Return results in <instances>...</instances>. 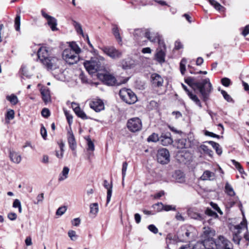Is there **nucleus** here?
<instances>
[{
  "label": "nucleus",
  "mask_w": 249,
  "mask_h": 249,
  "mask_svg": "<svg viewBox=\"0 0 249 249\" xmlns=\"http://www.w3.org/2000/svg\"><path fill=\"white\" fill-rule=\"evenodd\" d=\"M234 231L233 234V241L239 245L240 241L242 238V236L240 235V233L243 231H247V223L242 222L240 224L236 225L234 227Z\"/></svg>",
  "instance_id": "1a4fd4ad"
},
{
  "label": "nucleus",
  "mask_w": 249,
  "mask_h": 249,
  "mask_svg": "<svg viewBox=\"0 0 249 249\" xmlns=\"http://www.w3.org/2000/svg\"><path fill=\"white\" fill-rule=\"evenodd\" d=\"M70 148L73 151V154L76 155L75 149L77 146L76 141H69Z\"/></svg>",
  "instance_id": "603ef678"
},
{
  "label": "nucleus",
  "mask_w": 249,
  "mask_h": 249,
  "mask_svg": "<svg viewBox=\"0 0 249 249\" xmlns=\"http://www.w3.org/2000/svg\"><path fill=\"white\" fill-rule=\"evenodd\" d=\"M170 154L165 148H161L158 150L157 158L159 163L161 164H168L170 161Z\"/></svg>",
  "instance_id": "9b49d317"
},
{
  "label": "nucleus",
  "mask_w": 249,
  "mask_h": 249,
  "mask_svg": "<svg viewBox=\"0 0 249 249\" xmlns=\"http://www.w3.org/2000/svg\"><path fill=\"white\" fill-rule=\"evenodd\" d=\"M127 127L132 132L140 131L142 129V122L141 120L138 117L132 118L129 119L127 122Z\"/></svg>",
  "instance_id": "0eeeda50"
},
{
  "label": "nucleus",
  "mask_w": 249,
  "mask_h": 249,
  "mask_svg": "<svg viewBox=\"0 0 249 249\" xmlns=\"http://www.w3.org/2000/svg\"><path fill=\"white\" fill-rule=\"evenodd\" d=\"M104 186L107 189V205L109 203L110 201L112 192V184L111 183L109 185V183L107 180L104 181Z\"/></svg>",
  "instance_id": "b1692460"
},
{
  "label": "nucleus",
  "mask_w": 249,
  "mask_h": 249,
  "mask_svg": "<svg viewBox=\"0 0 249 249\" xmlns=\"http://www.w3.org/2000/svg\"><path fill=\"white\" fill-rule=\"evenodd\" d=\"M75 113L78 117L81 118L83 120H87L89 119V117L87 116V115L83 111V110L81 109L80 108L78 110H77Z\"/></svg>",
  "instance_id": "a18cd8bd"
},
{
  "label": "nucleus",
  "mask_w": 249,
  "mask_h": 249,
  "mask_svg": "<svg viewBox=\"0 0 249 249\" xmlns=\"http://www.w3.org/2000/svg\"><path fill=\"white\" fill-rule=\"evenodd\" d=\"M215 241L217 249H233L232 243L223 236H219Z\"/></svg>",
  "instance_id": "4468645a"
},
{
  "label": "nucleus",
  "mask_w": 249,
  "mask_h": 249,
  "mask_svg": "<svg viewBox=\"0 0 249 249\" xmlns=\"http://www.w3.org/2000/svg\"><path fill=\"white\" fill-rule=\"evenodd\" d=\"M231 161L240 174H243L245 173L243 167L238 162L234 160H231Z\"/></svg>",
  "instance_id": "c03bdc74"
},
{
  "label": "nucleus",
  "mask_w": 249,
  "mask_h": 249,
  "mask_svg": "<svg viewBox=\"0 0 249 249\" xmlns=\"http://www.w3.org/2000/svg\"><path fill=\"white\" fill-rule=\"evenodd\" d=\"M61 60L56 57L50 56L43 61V65L48 70H54L59 68Z\"/></svg>",
  "instance_id": "9d476101"
},
{
  "label": "nucleus",
  "mask_w": 249,
  "mask_h": 249,
  "mask_svg": "<svg viewBox=\"0 0 249 249\" xmlns=\"http://www.w3.org/2000/svg\"><path fill=\"white\" fill-rule=\"evenodd\" d=\"M40 93L42 95L43 101L45 104H47L51 102V98L50 95V91L48 88H42L40 89Z\"/></svg>",
  "instance_id": "412c9836"
},
{
  "label": "nucleus",
  "mask_w": 249,
  "mask_h": 249,
  "mask_svg": "<svg viewBox=\"0 0 249 249\" xmlns=\"http://www.w3.org/2000/svg\"><path fill=\"white\" fill-rule=\"evenodd\" d=\"M119 95L121 99L128 104H133L137 100L136 94L130 89H121L119 92Z\"/></svg>",
  "instance_id": "423d86ee"
},
{
  "label": "nucleus",
  "mask_w": 249,
  "mask_h": 249,
  "mask_svg": "<svg viewBox=\"0 0 249 249\" xmlns=\"http://www.w3.org/2000/svg\"><path fill=\"white\" fill-rule=\"evenodd\" d=\"M195 245L199 249H217L216 241L213 238L205 239L203 242H197Z\"/></svg>",
  "instance_id": "f8f14e48"
},
{
  "label": "nucleus",
  "mask_w": 249,
  "mask_h": 249,
  "mask_svg": "<svg viewBox=\"0 0 249 249\" xmlns=\"http://www.w3.org/2000/svg\"><path fill=\"white\" fill-rule=\"evenodd\" d=\"M148 230L153 233L156 234L158 232V229L153 224H151L148 226Z\"/></svg>",
  "instance_id": "bf43d9fd"
},
{
  "label": "nucleus",
  "mask_w": 249,
  "mask_h": 249,
  "mask_svg": "<svg viewBox=\"0 0 249 249\" xmlns=\"http://www.w3.org/2000/svg\"><path fill=\"white\" fill-rule=\"evenodd\" d=\"M44 199V194L43 193H41L39 195H38L36 197L37 202H35L34 203L36 204H37L40 202H41L43 201V200Z\"/></svg>",
  "instance_id": "69168bd1"
},
{
  "label": "nucleus",
  "mask_w": 249,
  "mask_h": 249,
  "mask_svg": "<svg viewBox=\"0 0 249 249\" xmlns=\"http://www.w3.org/2000/svg\"><path fill=\"white\" fill-rule=\"evenodd\" d=\"M102 50L104 53L113 59L119 58L122 55V52L113 46L105 47L102 48Z\"/></svg>",
  "instance_id": "ddd939ff"
},
{
  "label": "nucleus",
  "mask_w": 249,
  "mask_h": 249,
  "mask_svg": "<svg viewBox=\"0 0 249 249\" xmlns=\"http://www.w3.org/2000/svg\"><path fill=\"white\" fill-rule=\"evenodd\" d=\"M97 76L104 84L108 86H119L126 83L129 79L127 78L120 81L119 79H117L112 74L107 72H98Z\"/></svg>",
  "instance_id": "7ed1b4c3"
},
{
  "label": "nucleus",
  "mask_w": 249,
  "mask_h": 249,
  "mask_svg": "<svg viewBox=\"0 0 249 249\" xmlns=\"http://www.w3.org/2000/svg\"><path fill=\"white\" fill-rule=\"evenodd\" d=\"M187 63V59L185 58H183L180 62L179 67L180 72L182 75H184L186 71V64Z\"/></svg>",
  "instance_id": "4c0bfd02"
},
{
  "label": "nucleus",
  "mask_w": 249,
  "mask_h": 249,
  "mask_svg": "<svg viewBox=\"0 0 249 249\" xmlns=\"http://www.w3.org/2000/svg\"><path fill=\"white\" fill-rule=\"evenodd\" d=\"M242 34L244 36H246L249 34V24L246 25L244 27Z\"/></svg>",
  "instance_id": "774afa93"
},
{
  "label": "nucleus",
  "mask_w": 249,
  "mask_h": 249,
  "mask_svg": "<svg viewBox=\"0 0 249 249\" xmlns=\"http://www.w3.org/2000/svg\"><path fill=\"white\" fill-rule=\"evenodd\" d=\"M189 214L192 218L197 220L203 221L204 219L203 215L197 213L189 211Z\"/></svg>",
  "instance_id": "72a5a7b5"
},
{
  "label": "nucleus",
  "mask_w": 249,
  "mask_h": 249,
  "mask_svg": "<svg viewBox=\"0 0 249 249\" xmlns=\"http://www.w3.org/2000/svg\"><path fill=\"white\" fill-rule=\"evenodd\" d=\"M183 48V45L182 44V43L178 40H177L175 42V47H174V49L175 50H179L181 48Z\"/></svg>",
  "instance_id": "0e129e2a"
},
{
  "label": "nucleus",
  "mask_w": 249,
  "mask_h": 249,
  "mask_svg": "<svg viewBox=\"0 0 249 249\" xmlns=\"http://www.w3.org/2000/svg\"><path fill=\"white\" fill-rule=\"evenodd\" d=\"M68 236L72 241H75L77 238V235L76 234V232L73 230H70L68 233Z\"/></svg>",
  "instance_id": "de8ad7c7"
},
{
  "label": "nucleus",
  "mask_w": 249,
  "mask_h": 249,
  "mask_svg": "<svg viewBox=\"0 0 249 249\" xmlns=\"http://www.w3.org/2000/svg\"><path fill=\"white\" fill-rule=\"evenodd\" d=\"M127 163L125 161L124 162L122 165V176L123 177V180L124 179V178L126 175V172L127 168Z\"/></svg>",
  "instance_id": "5fc2aeb1"
},
{
  "label": "nucleus",
  "mask_w": 249,
  "mask_h": 249,
  "mask_svg": "<svg viewBox=\"0 0 249 249\" xmlns=\"http://www.w3.org/2000/svg\"><path fill=\"white\" fill-rule=\"evenodd\" d=\"M65 114L66 115L69 124H71L72 123V116L67 111L65 112Z\"/></svg>",
  "instance_id": "e2e57ef3"
},
{
  "label": "nucleus",
  "mask_w": 249,
  "mask_h": 249,
  "mask_svg": "<svg viewBox=\"0 0 249 249\" xmlns=\"http://www.w3.org/2000/svg\"><path fill=\"white\" fill-rule=\"evenodd\" d=\"M81 220L79 218H75L71 221V224L74 226H78L80 224Z\"/></svg>",
  "instance_id": "338daca9"
},
{
  "label": "nucleus",
  "mask_w": 249,
  "mask_h": 249,
  "mask_svg": "<svg viewBox=\"0 0 249 249\" xmlns=\"http://www.w3.org/2000/svg\"><path fill=\"white\" fill-rule=\"evenodd\" d=\"M195 229L191 226H183L180 228L177 233L178 239L183 242H190L195 237Z\"/></svg>",
  "instance_id": "20e7f679"
},
{
  "label": "nucleus",
  "mask_w": 249,
  "mask_h": 249,
  "mask_svg": "<svg viewBox=\"0 0 249 249\" xmlns=\"http://www.w3.org/2000/svg\"><path fill=\"white\" fill-rule=\"evenodd\" d=\"M70 171V168L67 166L63 167L62 172L60 173L58 177V181H62L68 178V174Z\"/></svg>",
  "instance_id": "bb28decb"
},
{
  "label": "nucleus",
  "mask_w": 249,
  "mask_h": 249,
  "mask_svg": "<svg viewBox=\"0 0 249 249\" xmlns=\"http://www.w3.org/2000/svg\"><path fill=\"white\" fill-rule=\"evenodd\" d=\"M67 207L66 206H62L59 207L56 212V215L61 216L66 211Z\"/></svg>",
  "instance_id": "09e8293b"
},
{
  "label": "nucleus",
  "mask_w": 249,
  "mask_h": 249,
  "mask_svg": "<svg viewBox=\"0 0 249 249\" xmlns=\"http://www.w3.org/2000/svg\"><path fill=\"white\" fill-rule=\"evenodd\" d=\"M88 147L87 150L89 153V156L93 154V151L94 150V144L93 141H88L87 143Z\"/></svg>",
  "instance_id": "a19ab883"
},
{
  "label": "nucleus",
  "mask_w": 249,
  "mask_h": 249,
  "mask_svg": "<svg viewBox=\"0 0 249 249\" xmlns=\"http://www.w3.org/2000/svg\"><path fill=\"white\" fill-rule=\"evenodd\" d=\"M15 113L13 110L11 109L7 111L6 117L8 120H12L14 118Z\"/></svg>",
  "instance_id": "4d7b16f0"
},
{
  "label": "nucleus",
  "mask_w": 249,
  "mask_h": 249,
  "mask_svg": "<svg viewBox=\"0 0 249 249\" xmlns=\"http://www.w3.org/2000/svg\"><path fill=\"white\" fill-rule=\"evenodd\" d=\"M122 66L123 69H129L132 67V63L130 59H125L122 61Z\"/></svg>",
  "instance_id": "7c9ffc66"
},
{
  "label": "nucleus",
  "mask_w": 249,
  "mask_h": 249,
  "mask_svg": "<svg viewBox=\"0 0 249 249\" xmlns=\"http://www.w3.org/2000/svg\"><path fill=\"white\" fill-rule=\"evenodd\" d=\"M81 49L74 42L70 44L68 48L65 49L62 53L63 59L69 64L72 65L79 60V54Z\"/></svg>",
  "instance_id": "f257e3e1"
},
{
  "label": "nucleus",
  "mask_w": 249,
  "mask_h": 249,
  "mask_svg": "<svg viewBox=\"0 0 249 249\" xmlns=\"http://www.w3.org/2000/svg\"><path fill=\"white\" fill-rule=\"evenodd\" d=\"M9 157L10 160L16 164L19 163L21 160L20 155L11 148L9 149Z\"/></svg>",
  "instance_id": "a211bd4d"
},
{
  "label": "nucleus",
  "mask_w": 249,
  "mask_h": 249,
  "mask_svg": "<svg viewBox=\"0 0 249 249\" xmlns=\"http://www.w3.org/2000/svg\"><path fill=\"white\" fill-rule=\"evenodd\" d=\"M103 61L104 59L103 58L101 59V61L95 60L86 61L84 63V66L87 71L90 73H95L96 71H103L105 69Z\"/></svg>",
  "instance_id": "39448f33"
},
{
  "label": "nucleus",
  "mask_w": 249,
  "mask_h": 249,
  "mask_svg": "<svg viewBox=\"0 0 249 249\" xmlns=\"http://www.w3.org/2000/svg\"><path fill=\"white\" fill-rule=\"evenodd\" d=\"M153 208L156 209L158 212H160L163 210V204L161 202H158L152 206Z\"/></svg>",
  "instance_id": "8fccbe9b"
},
{
  "label": "nucleus",
  "mask_w": 249,
  "mask_h": 249,
  "mask_svg": "<svg viewBox=\"0 0 249 249\" xmlns=\"http://www.w3.org/2000/svg\"><path fill=\"white\" fill-rule=\"evenodd\" d=\"M112 31L118 43H121L122 42V39L120 34V30L116 25H113Z\"/></svg>",
  "instance_id": "cd10ccee"
},
{
  "label": "nucleus",
  "mask_w": 249,
  "mask_h": 249,
  "mask_svg": "<svg viewBox=\"0 0 249 249\" xmlns=\"http://www.w3.org/2000/svg\"><path fill=\"white\" fill-rule=\"evenodd\" d=\"M151 81L154 87H160L163 85V79L159 74L154 73L151 75Z\"/></svg>",
  "instance_id": "f3484780"
},
{
  "label": "nucleus",
  "mask_w": 249,
  "mask_h": 249,
  "mask_svg": "<svg viewBox=\"0 0 249 249\" xmlns=\"http://www.w3.org/2000/svg\"><path fill=\"white\" fill-rule=\"evenodd\" d=\"M196 89L199 90L203 102H206L209 99L213 87L209 78L203 79L201 82H197L194 84Z\"/></svg>",
  "instance_id": "f03ea898"
},
{
  "label": "nucleus",
  "mask_w": 249,
  "mask_h": 249,
  "mask_svg": "<svg viewBox=\"0 0 249 249\" xmlns=\"http://www.w3.org/2000/svg\"><path fill=\"white\" fill-rule=\"evenodd\" d=\"M90 107L96 112H99L104 109V104L101 99H95L89 104Z\"/></svg>",
  "instance_id": "dca6fc26"
},
{
  "label": "nucleus",
  "mask_w": 249,
  "mask_h": 249,
  "mask_svg": "<svg viewBox=\"0 0 249 249\" xmlns=\"http://www.w3.org/2000/svg\"><path fill=\"white\" fill-rule=\"evenodd\" d=\"M37 56L42 63L50 57L48 50L44 47H40L38 50Z\"/></svg>",
  "instance_id": "6ab92c4d"
},
{
  "label": "nucleus",
  "mask_w": 249,
  "mask_h": 249,
  "mask_svg": "<svg viewBox=\"0 0 249 249\" xmlns=\"http://www.w3.org/2000/svg\"><path fill=\"white\" fill-rule=\"evenodd\" d=\"M41 14L47 19V24L53 31L58 30V28L56 27L57 19L55 18L48 15L43 10H41Z\"/></svg>",
  "instance_id": "2eb2a0df"
},
{
  "label": "nucleus",
  "mask_w": 249,
  "mask_h": 249,
  "mask_svg": "<svg viewBox=\"0 0 249 249\" xmlns=\"http://www.w3.org/2000/svg\"><path fill=\"white\" fill-rule=\"evenodd\" d=\"M210 3L213 5L215 9L218 11H220L221 9H224V7H223L220 3L217 2L214 0H208Z\"/></svg>",
  "instance_id": "79ce46f5"
},
{
  "label": "nucleus",
  "mask_w": 249,
  "mask_h": 249,
  "mask_svg": "<svg viewBox=\"0 0 249 249\" xmlns=\"http://www.w3.org/2000/svg\"><path fill=\"white\" fill-rule=\"evenodd\" d=\"M204 134L206 136H209L214 138H216L217 139H219L220 138L219 135H216L213 132H209L207 130L204 131Z\"/></svg>",
  "instance_id": "864d4df0"
},
{
  "label": "nucleus",
  "mask_w": 249,
  "mask_h": 249,
  "mask_svg": "<svg viewBox=\"0 0 249 249\" xmlns=\"http://www.w3.org/2000/svg\"><path fill=\"white\" fill-rule=\"evenodd\" d=\"M41 114L43 117L47 118L50 115V112L48 108H44L42 110Z\"/></svg>",
  "instance_id": "680f3d73"
},
{
  "label": "nucleus",
  "mask_w": 249,
  "mask_h": 249,
  "mask_svg": "<svg viewBox=\"0 0 249 249\" xmlns=\"http://www.w3.org/2000/svg\"><path fill=\"white\" fill-rule=\"evenodd\" d=\"M41 162L44 164H48L49 163V157L47 155H43L41 160Z\"/></svg>",
  "instance_id": "052dcab7"
},
{
  "label": "nucleus",
  "mask_w": 249,
  "mask_h": 249,
  "mask_svg": "<svg viewBox=\"0 0 249 249\" xmlns=\"http://www.w3.org/2000/svg\"><path fill=\"white\" fill-rule=\"evenodd\" d=\"M205 213L207 215L209 216H211L214 219H216L218 217V214L217 213L213 210H212L210 208H207V209L205 211Z\"/></svg>",
  "instance_id": "58836bf2"
},
{
  "label": "nucleus",
  "mask_w": 249,
  "mask_h": 249,
  "mask_svg": "<svg viewBox=\"0 0 249 249\" xmlns=\"http://www.w3.org/2000/svg\"><path fill=\"white\" fill-rule=\"evenodd\" d=\"M188 95L189 97V98L193 101H194V102L197 106H198L199 107V108H202V106L200 100L199 99V98H198V97L196 95L193 94L192 93V92H191V93H189V94Z\"/></svg>",
  "instance_id": "c85d7f7f"
},
{
  "label": "nucleus",
  "mask_w": 249,
  "mask_h": 249,
  "mask_svg": "<svg viewBox=\"0 0 249 249\" xmlns=\"http://www.w3.org/2000/svg\"><path fill=\"white\" fill-rule=\"evenodd\" d=\"M58 144L59 146L60 151V152L58 151H56L55 155L57 158L59 159H62L63 157L64 144L62 142V141H61L60 142H58Z\"/></svg>",
  "instance_id": "2f4dec72"
},
{
  "label": "nucleus",
  "mask_w": 249,
  "mask_h": 249,
  "mask_svg": "<svg viewBox=\"0 0 249 249\" xmlns=\"http://www.w3.org/2000/svg\"><path fill=\"white\" fill-rule=\"evenodd\" d=\"M73 25L74 26L75 30L76 31L78 34L82 35L84 37V33L83 32V30L82 28L81 25L78 22L75 21H73Z\"/></svg>",
  "instance_id": "ea45409f"
},
{
  "label": "nucleus",
  "mask_w": 249,
  "mask_h": 249,
  "mask_svg": "<svg viewBox=\"0 0 249 249\" xmlns=\"http://www.w3.org/2000/svg\"><path fill=\"white\" fill-rule=\"evenodd\" d=\"M185 82L187 83L188 85L191 86L192 88L196 89V87L194 85V84L195 83H197V82H195L194 81V78L192 77H188L187 78L185 79Z\"/></svg>",
  "instance_id": "49530a36"
},
{
  "label": "nucleus",
  "mask_w": 249,
  "mask_h": 249,
  "mask_svg": "<svg viewBox=\"0 0 249 249\" xmlns=\"http://www.w3.org/2000/svg\"><path fill=\"white\" fill-rule=\"evenodd\" d=\"M215 234V231L213 228L205 226L203 229L202 236L205 239H211Z\"/></svg>",
  "instance_id": "aec40b11"
},
{
  "label": "nucleus",
  "mask_w": 249,
  "mask_h": 249,
  "mask_svg": "<svg viewBox=\"0 0 249 249\" xmlns=\"http://www.w3.org/2000/svg\"><path fill=\"white\" fill-rule=\"evenodd\" d=\"M90 213L94 215L95 216L97 214L99 211L98 204L97 203H91L90 206Z\"/></svg>",
  "instance_id": "473e14b6"
},
{
  "label": "nucleus",
  "mask_w": 249,
  "mask_h": 249,
  "mask_svg": "<svg viewBox=\"0 0 249 249\" xmlns=\"http://www.w3.org/2000/svg\"><path fill=\"white\" fill-rule=\"evenodd\" d=\"M171 143L178 149L186 148V144L183 141H171Z\"/></svg>",
  "instance_id": "c9c22d12"
},
{
  "label": "nucleus",
  "mask_w": 249,
  "mask_h": 249,
  "mask_svg": "<svg viewBox=\"0 0 249 249\" xmlns=\"http://www.w3.org/2000/svg\"><path fill=\"white\" fill-rule=\"evenodd\" d=\"M222 84L225 87H229L231 84V80L228 78H223L221 79Z\"/></svg>",
  "instance_id": "13d9d810"
},
{
  "label": "nucleus",
  "mask_w": 249,
  "mask_h": 249,
  "mask_svg": "<svg viewBox=\"0 0 249 249\" xmlns=\"http://www.w3.org/2000/svg\"><path fill=\"white\" fill-rule=\"evenodd\" d=\"M201 149L207 154L209 155L210 156H212L213 155V151L209 149L208 146L205 145H202L201 146Z\"/></svg>",
  "instance_id": "3c124183"
},
{
  "label": "nucleus",
  "mask_w": 249,
  "mask_h": 249,
  "mask_svg": "<svg viewBox=\"0 0 249 249\" xmlns=\"http://www.w3.org/2000/svg\"><path fill=\"white\" fill-rule=\"evenodd\" d=\"M221 92L222 95L223 96L224 99L226 101H227L228 102H231L232 101V98H231L230 95L227 93V92L226 91L222 90Z\"/></svg>",
  "instance_id": "6e6d98bb"
},
{
  "label": "nucleus",
  "mask_w": 249,
  "mask_h": 249,
  "mask_svg": "<svg viewBox=\"0 0 249 249\" xmlns=\"http://www.w3.org/2000/svg\"><path fill=\"white\" fill-rule=\"evenodd\" d=\"M166 47L163 40H159V47L155 55V59L160 64L165 62Z\"/></svg>",
  "instance_id": "6e6552de"
},
{
  "label": "nucleus",
  "mask_w": 249,
  "mask_h": 249,
  "mask_svg": "<svg viewBox=\"0 0 249 249\" xmlns=\"http://www.w3.org/2000/svg\"><path fill=\"white\" fill-rule=\"evenodd\" d=\"M145 37L147 38L148 40L153 42L158 41L159 44V40H162L160 38L158 33L150 32L148 30H147L146 31Z\"/></svg>",
  "instance_id": "4be33fe9"
},
{
  "label": "nucleus",
  "mask_w": 249,
  "mask_h": 249,
  "mask_svg": "<svg viewBox=\"0 0 249 249\" xmlns=\"http://www.w3.org/2000/svg\"><path fill=\"white\" fill-rule=\"evenodd\" d=\"M200 178L203 180H213L215 178V174L209 170H206L204 172L203 174L201 176Z\"/></svg>",
  "instance_id": "a878e982"
},
{
  "label": "nucleus",
  "mask_w": 249,
  "mask_h": 249,
  "mask_svg": "<svg viewBox=\"0 0 249 249\" xmlns=\"http://www.w3.org/2000/svg\"><path fill=\"white\" fill-rule=\"evenodd\" d=\"M225 192L229 196H233L235 195V193L232 186L227 182L225 186Z\"/></svg>",
  "instance_id": "f704fd0d"
},
{
  "label": "nucleus",
  "mask_w": 249,
  "mask_h": 249,
  "mask_svg": "<svg viewBox=\"0 0 249 249\" xmlns=\"http://www.w3.org/2000/svg\"><path fill=\"white\" fill-rule=\"evenodd\" d=\"M6 98L11 104L13 105H16L18 102V98L17 96L14 94L6 96Z\"/></svg>",
  "instance_id": "e433bc0d"
},
{
  "label": "nucleus",
  "mask_w": 249,
  "mask_h": 249,
  "mask_svg": "<svg viewBox=\"0 0 249 249\" xmlns=\"http://www.w3.org/2000/svg\"><path fill=\"white\" fill-rule=\"evenodd\" d=\"M147 29H137L133 33L134 36L136 40L140 41L141 39L145 37Z\"/></svg>",
  "instance_id": "5701e85b"
},
{
  "label": "nucleus",
  "mask_w": 249,
  "mask_h": 249,
  "mask_svg": "<svg viewBox=\"0 0 249 249\" xmlns=\"http://www.w3.org/2000/svg\"><path fill=\"white\" fill-rule=\"evenodd\" d=\"M173 177L175 179L176 181L178 183H183L185 181L184 174L179 170L176 171L175 172Z\"/></svg>",
  "instance_id": "393cba45"
},
{
  "label": "nucleus",
  "mask_w": 249,
  "mask_h": 249,
  "mask_svg": "<svg viewBox=\"0 0 249 249\" xmlns=\"http://www.w3.org/2000/svg\"><path fill=\"white\" fill-rule=\"evenodd\" d=\"M209 143L215 149L216 153L218 155H220L222 153V149L219 144L213 141H209Z\"/></svg>",
  "instance_id": "c756f323"
},
{
  "label": "nucleus",
  "mask_w": 249,
  "mask_h": 249,
  "mask_svg": "<svg viewBox=\"0 0 249 249\" xmlns=\"http://www.w3.org/2000/svg\"><path fill=\"white\" fill-rule=\"evenodd\" d=\"M20 16L18 14L15 19V28L16 31H19L20 30Z\"/></svg>",
  "instance_id": "37998d69"
}]
</instances>
